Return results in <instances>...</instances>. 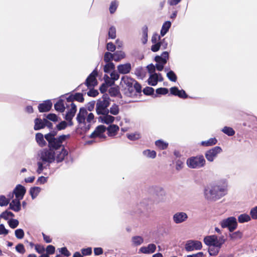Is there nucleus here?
<instances>
[{
	"label": "nucleus",
	"mask_w": 257,
	"mask_h": 257,
	"mask_svg": "<svg viewBox=\"0 0 257 257\" xmlns=\"http://www.w3.org/2000/svg\"><path fill=\"white\" fill-rule=\"evenodd\" d=\"M228 183L226 179L220 180L217 183H210L203 189L204 198L208 201H216L227 193Z\"/></svg>",
	"instance_id": "nucleus-1"
},
{
	"label": "nucleus",
	"mask_w": 257,
	"mask_h": 257,
	"mask_svg": "<svg viewBox=\"0 0 257 257\" xmlns=\"http://www.w3.org/2000/svg\"><path fill=\"white\" fill-rule=\"evenodd\" d=\"M67 154L63 147L50 148V150H44L39 154L40 159L44 162L52 163L55 160L59 162L64 160Z\"/></svg>",
	"instance_id": "nucleus-2"
},
{
	"label": "nucleus",
	"mask_w": 257,
	"mask_h": 257,
	"mask_svg": "<svg viewBox=\"0 0 257 257\" xmlns=\"http://www.w3.org/2000/svg\"><path fill=\"white\" fill-rule=\"evenodd\" d=\"M204 243L209 246L208 252L210 255L215 256L219 252L226 239L224 236L218 237L216 235L206 236L203 239Z\"/></svg>",
	"instance_id": "nucleus-3"
},
{
	"label": "nucleus",
	"mask_w": 257,
	"mask_h": 257,
	"mask_svg": "<svg viewBox=\"0 0 257 257\" xmlns=\"http://www.w3.org/2000/svg\"><path fill=\"white\" fill-rule=\"evenodd\" d=\"M120 87L124 90V93L128 96H132L134 94L141 92L142 87L135 80L124 76L121 78Z\"/></svg>",
	"instance_id": "nucleus-4"
},
{
	"label": "nucleus",
	"mask_w": 257,
	"mask_h": 257,
	"mask_svg": "<svg viewBox=\"0 0 257 257\" xmlns=\"http://www.w3.org/2000/svg\"><path fill=\"white\" fill-rule=\"evenodd\" d=\"M85 117H86V123H88L87 128L89 129L90 125L94 123V115L91 113H88L86 109L81 108L77 116V121L79 123H85Z\"/></svg>",
	"instance_id": "nucleus-5"
},
{
	"label": "nucleus",
	"mask_w": 257,
	"mask_h": 257,
	"mask_svg": "<svg viewBox=\"0 0 257 257\" xmlns=\"http://www.w3.org/2000/svg\"><path fill=\"white\" fill-rule=\"evenodd\" d=\"M205 160L202 155L191 157L187 159L186 163L188 167L192 169H198L204 166Z\"/></svg>",
	"instance_id": "nucleus-6"
},
{
	"label": "nucleus",
	"mask_w": 257,
	"mask_h": 257,
	"mask_svg": "<svg viewBox=\"0 0 257 257\" xmlns=\"http://www.w3.org/2000/svg\"><path fill=\"white\" fill-rule=\"evenodd\" d=\"M220 225L222 228H228L229 231L232 232L237 226V223L234 217H229L222 220Z\"/></svg>",
	"instance_id": "nucleus-7"
},
{
	"label": "nucleus",
	"mask_w": 257,
	"mask_h": 257,
	"mask_svg": "<svg viewBox=\"0 0 257 257\" xmlns=\"http://www.w3.org/2000/svg\"><path fill=\"white\" fill-rule=\"evenodd\" d=\"M109 105L108 101L104 100L102 101H98L96 103V111L98 114H107L109 112L111 114L112 113V110L111 108L109 110L107 109Z\"/></svg>",
	"instance_id": "nucleus-8"
},
{
	"label": "nucleus",
	"mask_w": 257,
	"mask_h": 257,
	"mask_svg": "<svg viewBox=\"0 0 257 257\" xmlns=\"http://www.w3.org/2000/svg\"><path fill=\"white\" fill-rule=\"evenodd\" d=\"M222 152V150L221 147L216 146L207 151L205 154V156L208 161L212 162L217 157L218 155Z\"/></svg>",
	"instance_id": "nucleus-9"
},
{
	"label": "nucleus",
	"mask_w": 257,
	"mask_h": 257,
	"mask_svg": "<svg viewBox=\"0 0 257 257\" xmlns=\"http://www.w3.org/2000/svg\"><path fill=\"white\" fill-rule=\"evenodd\" d=\"M202 247L201 242L196 240H189L187 241L185 248L187 251L200 250Z\"/></svg>",
	"instance_id": "nucleus-10"
},
{
	"label": "nucleus",
	"mask_w": 257,
	"mask_h": 257,
	"mask_svg": "<svg viewBox=\"0 0 257 257\" xmlns=\"http://www.w3.org/2000/svg\"><path fill=\"white\" fill-rule=\"evenodd\" d=\"M112 59V54L111 53L106 52L105 54L104 59L106 64L104 67V71L109 74L110 76H112V63L111 62Z\"/></svg>",
	"instance_id": "nucleus-11"
},
{
	"label": "nucleus",
	"mask_w": 257,
	"mask_h": 257,
	"mask_svg": "<svg viewBox=\"0 0 257 257\" xmlns=\"http://www.w3.org/2000/svg\"><path fill=\"white\" fill-rule=\"evenodd\" d=\"M112 76H110L109 74L106 73L104 76L105 80V83H103L100 87V91L101 93H104L106 91L107 88H109L108 91L110 93L111 92V85L112 82Z\"/></svg>",
	"instance_id": "nucleus-12"
},
{
	"label": "nucleus",
	"mask_w": 257,
	"mask_h": 257,
	"mask_svg": "<svg viewBox=\"0 0 257 257\" xmlns=\"http://www.w3.org/2000/svg\"><path fill=\"white\" fill-rule=\"evenodd\" d=\"M187 214L184 212H177L173 215V221L176 224H180L188 219Z\"/></svg>",
	"instance_id": "nucleus-13"
},
{
	"label": "nucleus",
	"mask_w": 257,
	"mask_h": 257,
	"mask_svg": "<svg viewBox=\"0 0 257 257\" xmlns=\"http://www.w3.org/2000/svg\"><path fill=\"white\" fill-rule=\"evenodd\" d=\"M99 121L106 123L108 124L109 126L108 127V132L109 133V135L111 136V132H112V117L109 115L108 113L107 114H103L101 116L98 117Z\"/></svg>",
	"instance_id": "nucleus-14"
},
{
	"label": "nucleus",
	"mask_w": 257,
	"mask_h": 257,
	"mask_svg": "<svg viewBox=\"0 0 257 257\" xmlns=\"http://www.w3.org/2000/svg\"><path fill=\"white\" fill-rule=\"evenodd\" d=\"M97 72L94 70L88 77L86 80V84L88 87H92L97 84L96 76H97Z\"/></svg>",
	"instance_id": "nucleus-15"
},
{
	"label": "nucleus",
	"mask_w": 257,
	"mask_h": 257,
	"mask_svg": "<svg viewBox=\"0 0 257 257\" xmlns=\"http://www.w3.org/2000/svg\"><path fill=\"white\" fill-rule=\"evenodd\" d=\"M163 80V78L160 74L153 73L150 74L148 82L149 85L155 86L158 81H162Z\"/></svg>",
	"instance_id": "nucleus-16"
},
{
	"label": "nucleus",
	"mask_w": 257,
	"mask_h": 257,
	"mask_svg": "<svg viewBox=\"0 0 257 257\" xmlns=\"http://www.w3.org/2000/svg\"><path fill=\"white\" fill-rule=\"evenodd\" d=\"M46 125H47L49 127L51 126V123H49L47 119H44L43 120H42L39 118H36L35 120V130H39L42 129L44 128Z\"/></svg>",
	"instance_id": "nucleus-17"
},
{
	"label": "nucleus",
	"mask_w": 257,
	"mask_h": 257,
	"mask_svg": "<svg viewBox=\"0 0 257 257\" xmlns=\"http://www.w3.org/2000/svg\"><path fill=\"white\" fill-rule=\"evenodd\" d=\"M105 127L102 125L98 126L95 131L91 134L90 137L91 138H103V133L105 132Z\"/></svg>",
	"instance_id": "nucleus-18"
},
{
	"label": "nucleus",
	"mask_w": 257,
	"mask_h": 257,
	"mask_svg": "<svg viewBox=\"0 0 257 257\" xmlns=\"http://www.w3.org/2000/svg\"><path fill=\"white\" fill-rule=\"evenodd\" d=\"M156 245L154 243L149 244L147 246H142L139 249V252L145 254H151L156 250Z\"/></svg>",
	"instance_id": "nucleus-19"
},
{
	"label": "nucleus",
	"mask_w": 257,
	"mask_h": 257,
	"mask_svg": "<svg viewBox=\"0 0 257 257\" xmlns=\"http://www.w3.org/2000/svg\"><path fill=\"white\" fill-rule=\"evenodd\" d=\"M46 140L49 143L50 148H54L60 146V143L54 138V135L52 134H48L45 136Z\"/></svg>",
	"instance_id": "nucleus-20"
},
{
	"label": "nucleus",
	"mask_w": 257,
	"mask_h": 257,
	"mask_svg": "<svg viewBox=\"0 0 257 257\" xmlns=\"http://www.w3.org/2000/svg\"><path fill=\"white\" fill-rule=\"evenodd\" d=\"M26 193L25 188L21 185H18L14 190L13 193L15 195L16 198L22 199Z\"/></svg>",
	"instance_id": "nucleus-21"
},
{
	"label": "nucleus",
	"mask_w": 257,
	"mask_h": 257,
	"mask_svg": "<svg viewBox=\"0 0 257 257\" xmlns=\"http://www.w3.org/2000/svg\"><path fill=\"white\" fill-rule=\"evenodd\" d=\"M132 69L131 64L130 63L121 64L117 66V69L118 72L121 74H127Z\"/></svg>",
	"instance_id": "nucleus-22"
},
{
	"label": "nucleus",
	"mask_w": 257,
	"mask_h": 257,
	"mask_svg": "<svg viewBox=\"0 0 257 257\" xmlns=\"http://www.w3.org/2000/svg\"><path fill=\"white\" fill-rule=\"evenodd\" d=\"M156 192L157 198L160 201L165 202L166 201L167 198V193L162 187H157Z\"/></svg>",
	"instance_id": "nucleus-23"
},
{
	"label": "nucleus",
	"mask_w": 257,
	"mask_h": 257,
	"mask_svg": "<svg viewBox=\"0 0 257 257\" xmlns=\"http://www.w3.org/2000/svg\"><path fill=\"white\" fill-rule=\"evenodd\" d=\"M69 107V109L65 116L66 119L68 121H70L72 119L76 111V105L72 102H71Z\"/></svg>",
	"instance_id": "nucleus-24"
},
{
	"label": "nucleus",
	"mask_w": 257,
	"mask_h": 257,
	"mask_svg": "<svg viewBox=\"0 0 257 257\" xmlns=\"http://www.w3.org/2000/svg\"><path fill=\"white\" fill-rule=\"evenodd\" d=\"M170 92L172 94L178 96L182 98H185L187 97L185 91L183 90H179L176 87H171L170 88Z\"/></svg>",
	"instance_id": "nucleus-25"
},
{
	"label": "nucleus",
	"mask_w": 257,
	"mask_h": 257,
	"mask_svg": "<svg viewBox=\"0 0 257 257\" xmlns=\"http://www.w3.org/2000/svg\"><path fill=\"white\" fill-rule=\"evenodd\" d=\"M69 102H71L74 100H76L79 102H82L84 100L83 95L80 93H75L74 95H70L68 96L64 97Z\"/></svg>",
	"instance_id": "nucleus-26"
},
{
	"label": "nucleus",
	"mask_w": 257,
	"mask_h": 257,
	"mask_svg": "<svg viewBox=\"0 0 257 257\" xmlns=\"http://www.w3.org/2000/svg\"><path fill=\"white\" fill-rule=\"evenodd\" d=\"M52 103L50 100L44 101L39 105V110L40 112L48 111L51 108Z\"/></svg>",
	"instance_id": "nucleus-27"
},
{
	"label": "nucleus",
	"mask_w": 257,
	"mask_h": 257,
	"mask_svg": "<svg viewBox=\"0 0 257 257\" xmlns=\"http://www.w3.org/2000/svg\"><path fill=\"white\" fill-rule=\"evenodd\" d=\"M21 200V199H17V198L13 200L10 203V208L16 212L19 211L21 208L20 203Z\"/></svg>",
	"instance_id": "nucleus-28"
},
{
	"label": "nucleus",
	"mask_w": 257,
	"mask_h": 257,
	"mask_svg": "<svg viewBox=\"0 0 257 257\" xmlns=\"http://www.w3.org/2000/svg\"><path fill=\"white\" fill-rule=\"evenodd\" d=\"M144 238L140 235L133 236L131 238V242L133 246H138L144 243Z\"/></svg>",
	"instance_id": "nucleus-29"
},
{
	"label": "nucleus",
	"mask_w": 257,
	"mask_h": 257,
	"mask_svg": "<svg viewBox=\"0 0 257 257\" xmlns=\"http://www.w3.org/2000/svg\"><path fill=\"white\" fill-rule=\"evenodd\" d=\"M113 60L119 61L125 57V53L122 50H117L113 51Z\"/></svg>",
	"instance_id": "nucleus-30"
},
{
	"label": "nucleus",
	"mask_w": 257,
	"mask_h": 257,
	"mask_svg": "<svg viewBox=\"0 0 257 257\" xmlns=\"http://www.w3.org/2000/svg\"><path fill=\"white\" fill-rule=\"evenodd\" d=\"M155 59L157 62L156 66L157 69L158 71H162L163 69L164 65L166 63V61L165 59L162 60V58H159V56H156Z\"/></svg>",
	"instance_id": "nucleus-31"
},
{
	"label": "nucleus",
	"mask_w": 257,
	"mask_h": 257,
	"mask_svg": "<svg viewBox=\"0 0 257 257\" xmlns=\"http://www.w3.org/2000/svg\"><path fill=\"white\" fill-rule=\"evenodd\" d=\"M36 141L38 145L41 147L45 146L46 145V142L44 140L43 134L41 133H37L36 135Z\"/></svg>",
	"instance_id": "nucleus-32"
},
{
	"label": "nucleus",
	"mask_w": 257,
	"mask_h": 257,
	"mask_svg": "<svg viewBox=\"0 0 257 257\" xmlns=\"http://www.w3.org/2000/svg\"><path fill=\"white\" fill-rule=\"evenodd\" d=\"M242 236V233L240 231H237L232 233L229 234V237L232 241H235L238 239L241 238Z\"/></svg>",
	"instance_id": "nucleus-33"
},
{
	"label": "nucleus",
	"mask_w": 257,
	"mask_h": 257,
	"mask_svg": "<svg viewBox=\"0 0 257 257\" xmlns=\"http://www.w3.org/2000/svg\"><path fill=\"white\" fill-rule=\"evenodd\" d=\"M217 142V140L215 138H210L207 141H202L201 145L203 146L209 147L215 145Z\"/></svg>",
	"instance_id": "nucleus-34"
},
{
	"label": "nucleus",
	"mask_w": 257,
	"mask_h": 257,
	"mask_svg": "<svg viewBox=\"0 0 257 257\" xmlns=\"http://www.w3.org/2000/svg\"><path fill=\"white\" fill-rule=\"evenodd\" d=\"M171 25V23L170 21H167L163 24L161 30V35L162 36H164L167 33Z\"/></svg>",
	"instance_id": "nucleus-35"
},
{
	"label": "nucleus",
	"mask_w": 257,
	"mask_h": 257,
	"mask_svg": "<svg viewBox=\"0 0 257 257\" xmlns=\"http://www.w3.org/2000/svg\"><path fill=\"white\" fill-rule=\"evenodd\" d=\"M41 189L39 187H34L30 189V193L33 199L35 198L39 194Z\"/></svg>",
	"instance_id": "nucleus-36"
},
{
	"label": "nucleus",
	"mask_w": 257,
	"mask_h": 257,
	"mask_svg": "<svg viewBox=\"0 0 257 257\" xmlns=\"http://www.w3.org/2000/svg\"><path fill=\"white\" fill-rule=\"evenodd\" d=\"M143 155L147 158L154 159L156 157V152L155 151L146 150L143 151Z\"/></svg>",
	"instance_id": "nucleus-37"
},
{
	"label": "nucleus",
	"mask_w": 257,
	"mask_h": 257,
	"mask_svg": "<svg viewBox=\"0 0 257 257\" xmlns=\"http://www.w3.org/2000/svg\"><path fill=\"white\" fill-rule=\"evenodd\" d=\"M54 107L57 111L63 112L65 110V106L62 100H59L54 105Z\"/></svg>",
	"instance_id": "nucleus-38"
},
{
	"label": "nucleus",
	"mask_w": 257,
	"mask_h": 257,
	"mask_svg": "<svg viewBox=\"0 0 257 257\" xmlns=\"http://www.w3.org/2000/svg\"><path fill=\"white\" fill-rule=\"evenodd\" d=\"M238 220L240 223L248 222L250 220V217L246 214H242L238 217Z\"/></svg>",
	"instance_id": "nucleus-39"
},
{
	"label": "nucleus",
	"mask_w": 257,
	"mask_h": 257,
	"mask_svg": "<svg viewBox=\"0 0 257 257\" xmlns=\"http://www.w3.org/2000/svg\"><path fill=\"white\" fill-rule=\"evenodd\" d=\"M155 144L157 147L161 150L166 149L168 146V144L162 140H158L155 142Z\"/></svg>",
	"instance_id": "nucleus-40"
},
{
	"label": "nucleus",
	"mask_w": 257,
	"mask_h": 257,
	"mask_svg": "<svg viewBox=\"0 0 257 257\" xmlns=\"http://www.w3.org/2000/svg\"><path fill=\"white\" fill-rule=\"evenodd\" d=\"M222 131L225 134H226L227 135H228V136H232L234 135L235 134V132L233 130L232 128L230 127H228V126H225L224 127L222 130Z\"/></svg>",
	"instance_id": "nucleus-41"
},
{
	"label": "nucleus",
	"mask_w": 257,
	"mask_h": 257,
	"mask_svg": "<svg viewBox=\"0 0 257 257\" xmlns=\"http://www.w3.org/2000/svg\"><path fill=\"white\" fill-rule=\"evenodd\" d=\"M14 216V214L12 212H11L10 211H6L3 212L0 215V218H3L5 220H7L10 217H12Z\"/></svg>",
	"instance_id": "nucleus-42"
},
{
	"label": "nucleus",
	"mask_w": 257,
	"mask_h": 257,
	"mask_svg": "<svg viewBox=\"0 0 257 257\" xmlns=\"http://www.w3.org/2000/svg\"><path fill=\"white\" fill-rule=\"evenodd\" d=\"M16 237L18 239H22L24 236V231L22 229H17L15 231Z\"/></svg>",
	"instance_id": "nucleus-43"
},
{
	"label": "nucleus",
	"mask_w": 257,
	"mask_h": 257,
	"mask_svg": "<svg viewBox=\"0 0 257 257\" xmlns=\"http://www.w3.org/2000/svg\"><path fill=\"white\" fill-rule=\"evenodd\" d=\"M8 224L12 228H15L19 225V222L17 219H11L9 220Z\"/></svg>",
	"instance_id": "nucleus-44"
},
{
	"label": "nucleus",
	"mask_w": 257,
	"mask_h": 257,
	"mask_svg": "<svg viewBox=\"0 0 257 257\" xmlns=\"http://www.w3.org/2000/svg\"><path fill=\"white\" fill-rule=\"evenodd\" d=\"M127 137L130 140H136L140 138L141 135L138 133H134L131 134H127Z\"/></svg>",
	"instance_id": "nucleus-45"
},
{
	"label": "nucleus",
	"mask_w": 257,
	"mask_h": 257,
	"mask_svg": "<svg viewBox=\"0 0 257 257\" xmlns=\"http://www.w3.org/2000/svg\"><path fill=\"white\" fill-rule=\"evenodd\" d=\"M16 250L17 252L21 254H24L26 251L24 245L22 243H19L16 245Z\"/></svg>",
	"instance_id": "nucleus-46"
},
{
	"label": "nucleus",
	"mask_w": 257,
	"mask_h": 257,
	"mask_svg": "<svg viewBox=\"0 0 257 257\" xmlns=\"http://www.w3.org/2000/svg\"><path fill=\"white\" fill-rule=\"evenodd\" d=\"M10 200L4 196H0V206H4L7 205Z\"/></svg>",
	"instance_id": "nucleus-47"
},
{
	"label": "nucleus",
	"mask_w": 257,
	"mask_h": 257,
	"mask_svg": "<svg viewBox=\"0 0 257 257\" xmlns=\"http://www.w3.org/2000/svg\"><path fill=\"white\" fill-rule=\"evenodd\" d=\"M168 78L172 81L175 82L177 80V76L174 72L172 71H170L167 74Z\"/></svg>",
	"instance_id": "nucleus-48"
},
{
	"label": "nucleus",
	"mask_w": 257,
	"mask_h": 257,
	"mask_svg": "<svg viewBox=\"0 0 257 257\" xmlns=\"http://www.w3.org/2000/svg\"><path fill=\"white\" fill-rule=\"evenodd\" d=\"M9 232V230L5 228L4 224H0V235H7Z\"/></svg>",
	"instance_id": "nucleus-49"
},
{
	"label": "nucleus",
	"mask_w": 257,
	"mask_h": 257,
	"mask_svg": "<svg viewBox=\"0 0 257 257\" xmlns=\"http://www.w3.org/2000/svg\"><path fill=\"white\" fill-rule=\"evenodd\" d=\"M156 93L158 94L165 95L168 93V90L166 88H159L156 89Z\"/></svg>",
	"instance_id": "nucleus-50"
},
{
	"label": "nucleus",
	"mask_w": 257,
	"mask_h": 257,
	"mask_svg": "<svg viewBox=\"0 0 257 257\" xmlns=\"http://www.w3.org/2000/svg\"><path fill=\"white\" fill-rule=\"evenodd\" d=\"M81 252H82L83 255H90L92 253V248L91 247L82 248L81 249Z\"/></svg>",
	"instance_id": "nucleus-51"
},
{
	"label": "nucleus",
	"mask_w": 257,
	"mask_h": 257,
	"mask_svg": "<svg viewBox=\"0 0 257 257\" xmlns=\"http://www.w3.org/2000/svg\"><path fill=\"white\" fill-rule=\"evenodd\" d=\"M47 253L48 254H52L55 252V248L52 245H48L46 249Z\"/></svg>",
	"instance_id": "nucleus-52"
},
{
	"label": "nucleus",
	"mask_w": 257,
	"mask_h": 257,
	"mask_svg": "<svg viewBox=\"0 0 257 257\" xmlns=\"http://www.w3.org/2000/svg\"><path fill=\"white\" fill-rule=\"evenodd\" d=\"M48 177L44 176H41L39 177L37 180V183L38 184H43L47 182Z\"/></svg>",
	"instance_id": "nucleus-53"
},
{
	"label": "nucleus",
	"mask_w": 257,
	"mask_h": 257,
	"mask_svg": "<svg viewBox=\"0 0 257 257\" xmlns=\"http://www.w3.org/2000/svg\"><path fill=\"white\" fill-rule=\"evenodd\" d=\"M154 91V88L151 87H147L143 90V92L146 95H151Z\"/></svg>",
	"instance_id": "nucleus-54"
},
{
	"label": "nucleus",
	"mask_w": 257,
	"mask_h": 257,
	"mask_svg": "<svg viewBox=\"0 0 257 257\" xmlns=\"http://www.w3.org/2000/svg\"><path fill=\"white\" fill-rule=\"evenodd\" d=\"M250 215L251 216V218L253 219H257V206L253 208L250 210Z\"/></svg>",
	"instance_id": "nucleus-55"
},
{
	"label": "nucleus",
	"mask_w": 257,
	"mask_h": 257,
	"mask_svg": "<svg viewBox=\"0 0 257 257\" xmlns=\"http://www.w3.org/2000/svg\"><path fill=\"white\" fill-rule=\"evenodd\" d=\"M161 48V43L154 44L151 47V50L153 52L158 51Z\"/></svg>",
	"instance_id": "nucleus-56"
},
{
	"label": "nucleus",
	"mask_w": 257,
	"mask_h": 257,
	"mask_svg": "<svg viewBox=\"0 0 257 257\" xmlns=\"http://www.w3.org/2000/svg\"><path fill=\"white\" fill-rule=\"evenodd\" d=\"M148 72L151 74L155 73V71L156 69V67L152 64H151L147 66V67Z\"/></svg>",
	"instance_id": "nucleus-57"
},
{
	"label": "nucleus",
	"mask_w": 257,
	"mask_h": 257,
	"mask_svg": "<svg viewBox=\"0 0 257 257\" xmlns=\"http://www.w3.org/2000/svg\"><path fill=\"white\" fill-rule=\"evenodd\" d=\"M160 37L157 34L154 35L152 38V42L154 44L160 43Z\"/></svg>",
	"instance_id": "nucleus-58"
},
{
	"label": "nucleus",
	"mask_w": 257,
	"mask_h": 257,
	"mask_svg": "<svg viewBox=\"0 0 257 257\" xmlns=\"http://www.w3.org/2000/svg\"><path fill=\"white\" fill-rule=\"evenodd\" d=\"M60 252L66 256H69L70 255V252L68 250V249L66 247H62L60 249Z\"/></svg>",
	"instance_id": "nucleus-59"
},
{
	"label": "nucleus",
	"mask_w": 257,
	"mask_h": 257,
	"mask_svg": "<svg viewBox=\"0 0 257 257\" xmlns=\"http://www.w3.org/2000/svg\"><path fill=\"white\" fill-rule=\"evenodd\" d=\"M122 46V42L119 40H116L115 41V45H113V51H114L116 48L119 49Z\"/></svg>",
	"instance_id": "nucleus-60"
},
{
	"label": "nucleus",
	"mask_w": 257,
	"mask_h": 257,
	"mask_svg": "<svg viewBox=\"0 0 257 257\" xmlns=\"http://www.w3.org/2000/svg\"><path fill=\"white\" fill-rule=\"evenodd\" d=\"M35 249L38 253L42 254L45 251V248L44 246L40 245H36L35 246Z\"/></svg>",
	"instance_id": "nucleus-61"
},
{
	"label": "nucleus",
	"mask_w": 257,
	"mask_h": 257,
	"mask_svg": "<svg viewBox=\"0 0 257 257\" xmlns=\"http://www.w3.org/2000/svg\"><path fill=\"white\" fill-rule=\"evenodd\" d=\"M87 94L90 96L95 97L98 94V92L96 90L91 89L87 92Z\"/></svg>",
	"instance_id": "nucleus-62"
},
{
	"label": "nucleus",
	"mask_w": 257,
	"mask_h": 257,
	"mask_svg": "<svg viewBox=\"0 0 257 257\" xmlns=\"http://www.w3.org/2000/svg\"><path fill=\"white\" fill-rule=\"evenodd\" d=\"M47 118L53 121H57V117L55 114L51 113L49 114L47 116Z\"/></svg>",
	"instance_id": "nucleus-63"
},
{
	"label": "nucleus",
	"mask_w": 257,
	"mask_h": 257,
	"mask_svg": "<svg viewBox=\"0 0 257 257\" xmlns=\"http://www.w3.org/2000/svg\"><path fill=\"white\" fill-rule=\"evenodd\" d=\"M67 126V123L65 121H62L57 126V128L59 130H63Z\"/></svg>",
	"instance_id": "nucleus-64"
}]
</instances>
